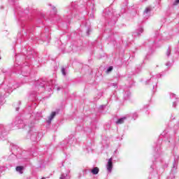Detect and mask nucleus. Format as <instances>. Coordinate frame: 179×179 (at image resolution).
Segmentation results:
<instances>
[{"label":"nucleus","instance_id":"obj_24","mask_svg":"<svg viewBox=\"0 0 179 179\" xmlns=\"http://www.w3.org/2000/svg\"><path fill=\"white\" fill-rule=\"evenodd\" d=\"M90 171L92 174H93L94 176H96L99 174V171H100V169H99V167H94L92 169H91Z\"/></svg>","mask_w":179,"mask_h":179},{"label":"nucleus","instance_id":"obj_21","mask_svg":"<svg viewBox=\"0 0 179 179\" xmlns=\"http://www.w3.org/2000/svg\"><path fill=\"white\" fill-rule=\"evenodd\" d=\"M127 118H128V115L124 116L122 117H120L119 119H117V120L115 122V124L117 125H120L121 124H124V122H125Z\"/></svg>","mask_w":179,"mask_h":179},{"label":"nucleus","instance_id":"obj_40","mask_svg":"<svg viewBox=\"0 0 179 179\" xmlns=\"http://www.w3.org/2000/svg\"><path fill=\"white\" fill-rule=\"evenodd\" d=\"M132 118H134V120H136V118H138V113H133Z\"/></svg>","mask_w":179,"mask_h":179},{"label":"nucleus","instance_id":"obj_39","mask_svg":"<svg viewBox=\"0 0 179 179\" xmlns=\"http://www.w3.org/2000/svg\"><path fill=\"white\" fill-rule=\"evenodd\" d=\"M8 2L10 3V5H17V3H16L15 0H8Z\"/></svg>","mask_w":179,"mask_h":179},{"label":"nucleus","instance_id":"obj_56","mask_svg":"<svg viewBox=\"0 0 179 179\" xmlns=\"http://www.w3.org/2000/svg\"><path fill=\"white\" fill-rule=\"evenodd\" d=\"M21 27H23V24H21Z\"/></svg>","mask_w":179,"mask_h":179},{"label":"nucleus","instance_id":"obj_49","mask_svg":"<svg viewBox=\"0 0 179 179\" xmlns=\"http://www.w3.org/2000/svg\"><path fill=\"white\" fill-rule=\"evenodd\" d=\"M100 108H106V105H101V106H100Z\"/></svg>","mask_w":179,"mask_h":179},{"label":"nucleus","instance_id":"obj_32","mask_svg":"<svg viewBox=\"0 0 179 179\" xmlns=\"http://www.w3.org/2000/svg\"><path fill=\"white\" fill-rule=\"evenodd\" d=\"M150 8H146L144 10V15H148L149 13H150Z\"/></svg>","mask_w":179,"mask_h":179},{"label":"nucleus","instance_id":"obj_35","mask_svg":"<svg viewBox=\"0 0 179 179\" xmlns=\"http://www.w3.org/2000/svg\"><path fill=\"white\" fill-rule=\"evenodd\" d=\"M27 56L26 57V60L27 61V59H30L32 58L33 55H31V53L30 52H27Z\"/></svg>","mask_w":179,"mask_h":179},{"label":"nucleus","instance_id":"obj_33","mask_svg":"<svg viewBox=\"0 0 179 179\" xmlns=\"http://www.w3.org/2000/svg\"><path fill=\"white\" fill-rule=\"evenodd\" d=\"M62 73L63 76H66V69L64 67L62 68Z\"/></svg>","mask_w":179,"mask_h":179},{"label":"nucleus","instance_id":"obj_34","mask_svg":"<svg viewBox=\"0 0 179 179\" xmlns=\"http://www.w3.org/2000/svg\"><path fill=\"white\" fill-rule=\"evenodd\" d=\"M170 99H176V100H178L177 95L173 93L170 94Z\"/></svg>","mask_w":179,"mask_h":179},{"label":"nucleus","instance_id":"obj_51","mask_svg":"<svg viewBox=\"0 0 179 179\" xmlns=\"http://www.w3.org/2000/svg\"><path fill=\"white\" fill-rule=\"evenodd\" d=\"M150 167L152 168V170H154L155 168H154V166H153V165H151Z\"/></svg>","mask_w":179,"mask_h":179},{"label":"nucleus","instance_id":"obj_13","mask_svg":"<svg viewBox=\"0 0 179 179\" xmlns=\"http://www.w3.org/2000/svg\"><path fill=\"white\" fill-rule=\"evenodd\" d=\"M25 33H26L27 38H31V40H34L33 33H34V27H31V26L27 27V31Z\"/></svg>","mask_w":179,"mask_h":179},{"label":"nucleus","instance_id":"obj_12","mask_svg":"<svg viewBox=\"0 0 179 179\" xmlns=\"http://www.w3.org/2000/svg\"><path fill=\"white\" fill-rule=\"evenodd\" d=\"M87 10H88V15L91 19H94V4L92 1L87 3Z\"/></svg>","mask_w":179,"mask_h":179},{"label":"nucleus","instance_id":"obj_19","mask_svg":"<svg viewBox=\"0 0 179 179\" xmlns=\"http://www.w3.org/2000/svg\"><path fill=\"white\" fill-rule=\"evenodd\" d=\"M142 33H143V28L142 27H140L133 33V36L134 37H139V36H141Z\"/></svg>","mask_w":179,"mask_h":179},{"label":"nucleus","instance_id":"obj_52","mask_svg":"<svg viewBox=\"0 0 179 179\" xmlns=\"http://www.w3.org/2000/svg\"><path fill=\"white\" fill-rule=\"evenodd\" d=\"M15 66V68H16V67L17 66V64H15V66Z\"/></svg>","mask_w":179,"mask_h":179},{"label":"nucleus","instance_id":"obj_62","mask_svg":"<svg viewBox=\"0 0 179 179\" xmlns=\"http://www.w3.org/2000/svg\"><path fill=\"white\" fill-rule=\"evenodd\" d=\"M0 59H1V57H0Z\"/></svg>","mask_w":179,"mask_h":179},{"label":"nucleus","instance_id":"obj_31","mask_svg":"<svg viewBox=\"0 0 179 179\" xmlns=\"http://www.w3.org/2000/svg\"><path fill=\"white\" fill-rule=\"evenodd\" d=\"M109 87H113L117 89L118 87V84L117 83H109Z\"/></svg>","mask_w":179,"mask_h":179},{"label":"nucleus","instance_id":"obj_3","mask_svg":"<svg viewBox=\"0 0 179 179\" xmlns=\"http://www.w3.org/2000/svg\"><path fill=\"white\" fill-rule=\"evenodd\" d=\"M15 89H16V87H15V85H12L11 83L5 85L3 83H2L0 87V100H3L5 93H12Z\"/></svg>","mask_w":179,"mask_h":179},{"label":"nucleus","instance_id":"obj_2","mask_svg":"<svg viewBox=\"0 0 179 179\" xmlns=\"http://www.w3.org/2000/svg\"><path fill=\"white\" fill-rule=\"evenodd\" d=\"M77 9L78 3L76 2H71L70 6H69L66 9V13L64 15V19L69 22V20H71V19H72L73 16H76L75 13H76Z\"/></svg>","mask_w":179,"mask_h":179},{"label":"nucleus","instance_id":"obj_9","mask_svg":"<svg viewBox=\"0 0 179 179\" xmlns=\"http://www.w3.org/2000/svg\"><path fill=\"white\" fill-rule=\"evenodd\" d=\"M160 40H162V36H160V34H159V31H157L155 33V36L154 37V38L148 41V42L145 43V47H149L150 51L152 50V47H153V45H155V44H156V43H158V41H160Z\"/></svg>","mask_w":179,"mask_h":179},{"label":"nucleus","instance_id":"obj_44","mask_svg":"<svg viewBox=\"0 0 179 179\" xmlns=\"http://www.w3.org/2000/svg\"><path fill=\"white\" fill-rule=\"evenodd\" d=\"M177 103H178V101H176L173 102V108H176V107H177Z\"/></svg>","mask_w":179,"mask_h":179},{"label":"nucleus","instance_id":"obj_48","mask_svg":"<svg viewBox=\"0 0 179 179\" xmlns=\"http://www.w3.org/2000/svg\"><path fill=\"white\" fill-rule=\"evenodd\" d=\"M31 156H34V151H33V149H31Z\"/></svg>","mask_w":179,"mask_h":179},{"label":"nucleus","instance_id":"obj_50","mask_svg":"<svg viewBox=\"0 0 179 179\" xmlns=\"http://www.w3.org/2000/svg\"><path fill=\"white\" fill-rule=\"evenodd\" d=\"M20 109V108L17 107V108H15V111H19Z\"/></svg>","mask_w":179,"mask_h":179},{"label":"nucleus","instance_id":"obj_28","mask_svg":"<svg viewBox=\"0 0 179 179\" xmlns=\"http://www.w3.org/2000/svg\"><path fill=\"white\" fill-rule=\"evenodd\" d=\"M40 38L42 41H48V36H45L44 34H41Z\"/></svg>","mask_w":179,"mask_h":179},{"label":"nucleus","instance_id":"obj_43","mask_svg":"<svg viewBox=\"0 0 179 179\" xmlns=\"http://www.w3.org/2000/svg\"><path fill=\"white\" fill-rule=\"evenodd\" d=\"M90 31H92V29H90V28H87V36H90Z\"/></svg>","mask_w":179,"mask_h":179},{"label":"nucleus","instance_id":"obj_15","mask_svg":"<svg viewBox=\"0 0 179 179\" xmlns=\"http://www.w3.org/2000/svg\"><path fill=\"white\" fill-rule=\"evenodd\" d=\"M59 109H56V111H53L51 113L50 115L48 117L47 120V123L50 124L51 122V121H52V120H54V118H55L56 115H58V114H59Z\"/></svg>","mask_w":179,"mask_h":179},{"label":"nucleus","instance_id":"obj_38","mask_svg":"<svg viewBox=\"0 0 179 179\" xmlns=\"http://www.w3.org/2000/svg\"><path fill=\"white\" fill-rule=\"evenodd\" d=\"M175 54L179 55V45L176 48H175Z\"/></svg>","mask_w":179,"mask_h":179},{"label":"nucleus","instance_id":"obj_1","mask_svg":"<svg viewBox=\"0 0 179 179\" xmlns=\"http://www.w3.org/2000/svg\"><path fill=\"white\" fill-rule=\"evenodd\" d=\"M56 82L57 81L55 80L47 81L42 79L36 81L34 85V90L29 94V100H31V101H36V100H38V94H40V93H43V92L45 90V86L49 87V88H48V92H51L52 89H56L57 92L61 90V87L57 86L55 84Z\"/></svg>","mask_w":179,"mask_h":179},{"label":"nucleus","instance_id":"obj_22","mask_svg":"<svg viewBox=\"0 0 179 179\" xmlns=\"http://www.w3.org/2000/svg\"><path fill=\"white\" fill-rule=\"evenodd\" d=\"M123 99L124 100H129V99H131V92L129 90H126L124 91Z\"/></svg>","mask_w":179,"mask_h":179},{"label":"nucleus","instance_id":"obj_16","mask_svg":"<svg viewBox=\"0 0 179 179\" xmlns=\"http://www.w3.org/2000/svg\"><path fill=\"white\" fill-rule=\"evenodd\" d=\"M6 132V126L3 125V124H0V139H3V138H5Z\"/></svg>","mask_w":179,"mask_h":179},{"label":"nucleus","instance_id":"obj_7","mask_svg":"<svg viewBox=\"0 0 179 179\" xmlns=\"http://www.w3.org/2000/svg\"><path fill=\"white\" fill-rule=\"evenodd\" d=\"M163 141L162 139H158L157 143H155L153 146L154 152H155V155L154 157L155 159H157V157H160L162 156V143Z\"/></svg>","mask_w":179,"mask_h":179},{"label":"nucleus","instance_id":"obj_53","mask_svg":"<svg viewBox=\"0 0 179 179\" xmlns=\"http://www.w3.org/2000/svg\"><path fill=\"white\" fill-rule=\"evenodd\" d=\"M18 103H19V104H20V105H21V104H22V102H20V101H19Z\"/></svg>","mask_w":179,"mask_h":179},{"label":"nucleus","instance_id":"obj_42","mask_svg":"<svg viewBox=\"0 0 179 179\" xmlns=\"http://www.w3.org/2000/svg\"><path fill=\"white\" fill-rule=\"evenodd\" d=\"M111 71H113V66H109L107 70H106V72L107 73L111 72Z\"/></svg>","mask_w":179,"mask_h":179},{"label":"nucleus","instance_id":"obj_20","mask_svg":"<svg viewBox=\"0 0 179 179\" xmlns=\"http://www.w3.org/2000/svg\"><path fill=\"white\" fill-rule=\"evenodd\" d=\"M77 140L76 138L73 136H70L67 141V145H75L76 144Z\"/></svg>","mask_w":179,"mask_h":179},{"label":"nucleus","instance_id":"obj_5","mask_svg":"<svg viewBox=\"0 0 179 179\" xmlns=\"http://www.w3.org/2000/svg\"><path fill=\"white\" fill-rule=\"evenodd\" d=\"M13 124L17 127V128L22 129L24 128L25 127H29V128H33L34 127V122H31V123L26 124H24V121L22 120V117L18 116L15 117L14 121L13 122Z\"/></svg>","mask_w":179,"mask_h":179},{"label":"nucleus","instance_id":"obj_36","mask_svg":"<svg viewBox=\"0 0 179 179\" xmlns=\"http://www.w3.org/2000/svg\"><path fill=\"white\" fill-rule=\"evenodd\" d=\"M141 71H142V66L139 65L138 66H137L136 72V73H139V72H141Z\"/></svg>","mask_w":179,"mask_h":179},{"label":"nucleus","instance_id":"obj_6","mask_svg":"<svg viewBox=\"0 0 179 179\" xmlns=\"http://www.w3.org/2000/svg\"><path fill=\"white\" fill-rule=\"evenodd\" d=\"M28 136L30 137V139L32 142H38L41 140V132L37 131L36 129H31L28 132Z\"/></svg>","mask_w":179,"mask_h":179},{"label":"nucleus","instance_id":"obj_30","mask_svg":"<svg viewBox=\"0 0 179 179\" xmlns=\"http://www.w3.org/2000/svg\"><path fill=\"white\" fill-rule=\"evenodd\" d=\"M69 174V171L66 173H62L59 179H68V175Z\"/></svg>","mask_w":179,"mask_h":179},{"label":"nucleus","instance_id":"obj_27","mask_svg":"<svg viewBox=\"0 0 179 179\" xmlns=\"http://www.w3.org/2000/svg\"><path fill=\"white\" fill-rule=\"evenodd\" d=\"M166 55L168 58L170 57V55H171V46H169L168 49L166 50Z\"/></svg>","mask_w":179,"mask_h":179},{"label":"nucleus","instance_id":"obj_11","mask_svg":"<svg viewBox=\"0 0 179 179\" xmlns=\"http://www.w3.org/2000/svg\"><path fill=\"white\" fill-rule=\"evenodd\" d=\"M10 146L12 155L8 157V160H15V159H17V157L20 149L17 145L14 144H10Z\"/></svg>","mask_w":179,"mask_h":179},{"label":"nucleus","instance_id":"obj_54","mask_svg":"<svg viewBox=\"0 0 179 179\" xmlns=\"http://www.w3.org/2000/svg\"><path fill=\"white\" fill-rule=\"evenodd\" d=\"M1 9H3V6H1Z\"/></svg>","mask_w":179,"mask_h":179},{"label":"nucleus","instance_id":"obj_23","mask_svg":"<svg viewBox=\"0 0 179 179\" xmlns=\"http://www.w3.org/2000/svg\"><path fill=\"white\" fill-rule=\"evenodd\" d=\"M16 172L19 173L20 174H23V171L24 170V166H18L15 168Z\"/></svg>","mask_w":179,"mask_h":179},{"label":"nucleus","instance_id":"obj_18","mask_svg":"<svg viewBox=\"0 0 179 179\" xmlns=\"http://www.w3.org/2000/svg\"><path fill=\"white\" fill-rule=\"evenodd\" d=\"M106 170L108 173H111L113 171V158H110L106 164Z\"/></svg>","mask_w":179,"mask_h":179},{"label":"nucleus","instance_id":"obj_59","mask_svg":"<svg viewBox=\"0 0 179 179\" xmlns=\"http://www.w3.org/2000/svg\"><path fill=\"white\" fill-rule=\"evenodd\" d=\"M117 150H116L115 151V153H117Z\"/></svg>","mask_w":179,"mask_h":179},{"label":"nucleus","instance_id":"obj_58","mask_svg":"<svg viewBox=\"0 0 179 179\" xmlns=\"http://www.w3.org/2000/svg\"><path fill=\"white\" fill-rule=\"evenodd\" d=\"M24 12L25 13H27V11H26V10H25V11H24Z\"/></svg>","mask_w":179,"mask_h":179},{"label":"nucleus","instance_id":"obj_55","mask_svg":"<svg viewBox=\"0 0 179 179\" xmlns=\"http://www.w3.org/2000/svg\"><path fill=\"white\" fill-rule=\"evenodd\" d=\"M113 24H115V21L113 22Z\"/></svg>","mask_w":179,"mask_h":179},{"label":"nucleus","instance_id":"obj_47","mask_svg":"<svg viewBox=\"0 0 179 179\" xmlns=\"http://www.w3.org/2000/svg\"><path fill=\"white\" fill-rule=\"evenodd\" d=\"M171 120L172 121H174V120H176V117H174V115H171Z\"/></svg>","mask_w":179,"mask_h":179},{"label":"nucleus","instance_id":"obj_14","mask_svg":"<svg viewBox=\"0 0 179 179\" xmlns=\"http://www.w3.org/2000/svg\"><path fill=\"white\" fill-rule=\"evenodd\" d=\"M21 73L22 76L27 78L30 75V67L29 66H25L21 69Z\"/></svg>","mask_w":179,"mask_h":179},{"label":"nucleus","instance_id":"obj_4","mask_svg":"<svg viewBox=\"0 0 179 179\" xmlns=\"http://www.w3.org/2000/svg\"><path fill=\"white\" fill-rule=\"evenodd\" d=\"M157 78H162V74L157 75L156 76H152L150 79L147 80L145 82V86H149L152 87V92H156V88L157 87Z\"/></svg>","mask_w":179,"mask_h":179},{"label":"nucleus","instance_id":"obj_45","mask_svg":"<svg viewBox=\"0 0 179 179\" xmlns=\"http://www.w3.org/2000/svg\"><path fill=\"white\" fill-rule=\"evenodd\" d=\"M87 171H89L87 169H84L83 171V176H86V174H87Z\"/></svg>","mask_w":179,"mask_h":179},{"label":"nucleus","instance_id":"obj_61","mask_svg":"<svg viewBox=\"0 0 179 179\" xmlns=\"http://www.w3.org/2000/svg\"><path fill=\"white\" fill-rule=\"evenodd\" d=\"M116 17H118V15H116Z\"/></svg>","mask_w":179,"mask_h":179},{"label":"nucleus","instance_id":"obj_25","mask_svg":"<svg viewBox=\"0 0 179 179\" xmlns=\"http://www.w3.org/2000/svg\"><path fill=\"white\" fill-rule=\"evenodd\" d=\"M178 129H179V122H178L174 125V131H173L174 135H177V134L178 133Z\"/></svg>","mask_w":179,"mask_h":179},{"label":"nucleus","instance_id":"obj_37","mask_svg":"<svg viewBox=\"0 0 179 179\" xmlns=\"http://www.w3.org/2000/svg\"><path fill=\"white\" fill-rule=\"evenodd\" d=\"M166 66H168V68H171L173 66V63L168 62L165 64Z\"/></svg>","mask_w":179,"mask_h":179},{"label":"nucleus","instance_id":"obj_26","mask_svg":"<svg viewBox=\"0 0 179 179\" xmlns=\"http://www.w3.org/2000/svg\"><path fill=\"white\" fill-rule=\"evenodd\" d=\"M177 166H178V163L177 162V160L174 159L173 163L172 171H176V170H177Z\"/></svg>","mask_w":179,"mask_h":179},{"label":"nucleus","instance_id":"obj_8","mask_svg":"<svg viewBox=\"0 0 179 179\" xmlns=\"http://www.w3.org/2000/svg\"><path fill=\"white\" fill-rule=\"evenodd\" d=\"M81 46V42L73 41L69 48L64 50V52H71L72 51H73V52H76V51H79V50H80Z\"/></svg>","mask_w":179,"mask_h":179},{"label":"nucleus","instance_id":"obj_57","mask_svg":"<svg viewBox=\"0 0 179 179\" xmlns=\"http://www.w3.org/2000/svg\"><path fill=\"white\" fill-rule=\"evenodd\" d=\"M3 73H5L6 72L4 71H2Z\"/></svg>","mask_w":179,"mask_h":179},{"label":"nucleus","instance_id":"obj_46","mask_svg":"<svg viewBox=\"0 0 179 179\" xmlns=\"http://www.w3.org/2000/svg\"><path fill=\"white\" fill-rule=\"evenodd\" d=\"M178 3H179V0H175V1L173 2L174 6L178 5Z\"/></svg>","mask_w":179,"mask_h":179},{"label":"nucleus","instance_id":"obj_63","mask_svg":"<svg viewBox=\"0 0 179 179\" xmlns=\"http://www.w3.org/2000/svg\"><path fill=\"white\" fill-rule=\"evenodd\" d=\"M0 106H1V103H0Z\"/></svg>","mask_w":179,"mask_h":179},{"label":"nucleus","instance_id":"obj_60","mask_svg":"<svg viewBox=\"0 0 179 179\" xmlns=\"http://www.w3.org/2000/svg\"><path fill=\"white\" fill-rule=\"evenodd\" d=\"M27 82H29V78H27Z\"/></svg>","mask_w":179,"mask_h":179},{"label":"nucleus","instance_id":"obj_41","mask_svg":"<svg viewBox=\"0 0 179 179\" xmlns=\"http://www.w3.org/2000/svg\"><path fill=\"white\" fill-rule=\"evenodd\" d=\"M52 9L53 10V14L57 15V8H55V6H52Z\"/></svg>","mask_w":179,"mask_h":179},{"label":"nucleus","instance_id":"obj_17","mask_svg":"<svg viewBox=\"0 0 179 179\" xmlns=\"http://www.w3.org/2000/svg\"><path fill=\"white\" fill-rule=\"evenodd\" d=\"M31 117V118H34L36 121H38V120L43 118V115L41 112L32 113Z\"/></svg>","mask_w":179,"mask_h":179},{"label":"nucleus","instance_id":"obj_29","mask_svg":"<svg viewBox=\"0 0 179 179\" xmlns=\"http://www.w3.org/2000/svg\"><path fill=\"white\" fill-rule=\"evenodd\" d=\"M111 100H114L115 101H118L119 98H118V96H117V94L114 93V94L111 96Z\"/></svg>","mask_w":179,"mask_h":179},{"label":"nucleus","instance_id":"obj_10","mask_svg":"<svg viewBox=\"0 0 179 179\" xmlns=\"http://www.w3.org/2000/svg\"><path fill=\"white\" fill-rule=\"evenodd\" d=\"M167 141H164L165 145L168 146V148H171V149H174L176 148V138L174 136L166 135Z\"/></svg>","mask_w":179,"mask_h":179}]
</instances>
